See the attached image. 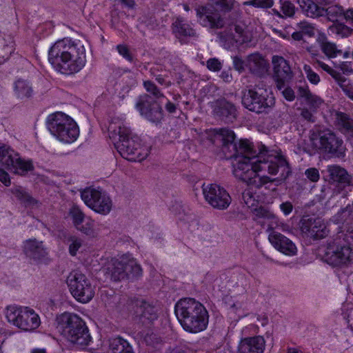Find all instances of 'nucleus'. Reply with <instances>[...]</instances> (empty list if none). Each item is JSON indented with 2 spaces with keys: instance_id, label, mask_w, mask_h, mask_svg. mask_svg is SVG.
I'll list each match as a JSON object with an SVG mask.
<instances>
[{
  "instance_id": "40",
  "label": "nucleus",
  "mask_w": 353,
  "mask_h": 353,
  "mask_svg": "<svg viewBox=\"0 0 353 353\" xmlns=\"http://www.w3.org/2000/svg\"><path fill=\"white\" fill-rule=\"evenodd\" d=\"M323 52L330 57H335L341 50H337L335 44L330 42H324L322 44Z\"/></svg>"
},
{
  "instance_id": "45",
  "label": "nucleus",
  "mask_w": 353,
  "mask_h": 353,
  "mask_svg": "<svg viewBox=\"0 0 353 353\" xmlns=\"http://www.w3.org/2000/svg\"><path fill=\"white\" fill-rule=\"evenodd\" d=\"M303 70L305 72L307 79L310 83L316 85L320 81L319 76L312 70L310 65H305Z\"/></svg>"
},
{
  "instance_id": "5",
  "label": "nucleus",
  "mask_w": 353,
  "mask_h": 353,
  "mask_svg": "<svg viewBox=\"0 0 353 353\" xmlns=\"http://www.w3.org/2000/svg\"><path fill=\"white\" fill-rule=\"evenodd\" d=\"M108 132L110 138L122 157L130 161H141L145 158V155L142 154L139 137L132 136L129 128L111 124Z\"/></svg>"
},
{
  "instance_id": "57",
  "label": "nucleus",
  "mask_w": 353,
  "mask_h": 353,
  "mask_svg": "<svg viewBox=\"0 0 353 353\" xmlns=\"http://www.w3.org/2000/svg\"><path fill=\"white\" fill-rule=\"evenodd\" d=\"M280 208L285 215H288L292 212L293 205L290 201L283 202L280 205Z\"/></svg>"
},
{
  "instance_id": "7",
  "label": "nucleus",
  "mask_w": 353,
  "mask_h": 353,
  "mask_svg": "<svg viewBox=\"0 0 353 353\" xmlns=\"http://www.w3.org/2000/svg\"><path fill=\"white\" fill-rule=\"evenodd\" d=\"M48 128L51 134L65 143L74 141L79 130L74 121L62 112H57L48 117Z\"/></svg>"
},
{
  "instance_id": "60",
  "label": "nucleus",
  "mask_w": 353,
  "mask_h": 353,
  "mask_svg": "<svg viewBox=\"0 0 353 353\" xmlns=\"http://www.w3.org/2000/svg\"><path fill=\"white\" fill-rule=\"evenodd\" d=\"M0 181L6 186L10 184L9 175L3 169H0Z\"/></svg>"
},
{
  "instance_id": "26",
  "label": "nucleus",
  "mask_w": 353,
  "mask_h": 353,
  "mask_svg": "<svg viewBox=\"0 0 353 353\" xmlns=\"http://www.w3.org/2000/svg\"><path fill=\"white\" fill-rule=\"evenodd\" d=\"M327 172L330 183H336L340 188L349 186L352 183V176L348 174L346 170L336 165H330L327 167Z\"/></svg>"
},
{
  "instance_id": "6",
  "label": "nucleus",
  "mask_w": 353,
  "mask_h": 353,
  "mask_svg": "<svg viewBox=\"0 0 353 353\" xmlns=\"http://www.w3.org/2000/svg\"><path fill=\"white\" fill-rule=\"evenodd\" d=\"M241 102L245 108L256 114H267L275 105L272 93L259 85L243 92Z\"/></svg>"
},
{
  "instance_id": "9",
  "label": "nucleus",
  "mask_w": 353,
  "mask_h": 353,
  "mask_svg": "<svg viewBox=\"0 0 353 353\" xmlns=\"http://www.w3.org/2000/svg\"><path fill=\"white\" fill-rule=\"evenodd\" d=\"M259 162V169L268 171L270 174H279L277 178L272 179V181L276 183V185L284 182L292 173L288 162L281 156L265 157L260 154Z\"/></svg>"
},
{
  "instance_id": "62",
  "label": "nucleus",
  "mask_w": 353,
  "mask_h": 353,
  "mask_svg": "<svg viewBox=\"0 0 353 353\" xmlns=\"http://www.w3.org/2000/svg\"><path fill=\"white\" fill-rule=\"evenodd\" d=\"M220 77L225 82H230L232 80V75L230 70H224L221 72Z\"/></svg>"
},
{
  "instance_id": "14",
  "label": "nucleus",
  "mask_w": 353,
  "mask_h": 353,
  "mask_svg": "<svg viewBox=\"0 0 353 353\" xmlns=\"http://www.w3.org/2000/svg\"><path fill=\"white\" fill-rule=\"evenodd\" d=\"M198 22L205 28L220 29L225 25V21L220 12L212 5H199L195 8Z\"/></svg>"
},
{
  "instance_id": "25",
  "label": "nucleus",
  "mask_w": 353,
  "mask_h": 353,
  "mask_svg": "<svg viewBox=\"0 0 353 353\" xmlns=\"http://www.w3.org/2000/svg\"><path fill=\"white\" fill-rule=\"evenodd\" d=\"M265 341L263 336L246 337L241 340L238 346L239 353H263Z\"/></svg>"
},
{
  "instance_id": "37",
  "label": "nucleus",
  "mask_w": 353,
  "mask_h": 353,
  "mask_svg": "<svg viewBox=\"0 0 353 353\" xmlns=\"http://www.w3.org/2000/svg\"><path fill=\"white\" fill-rule=\"evenodd\" d=\"M12 193L26 206L34 203V199L21 187L13 189Z\"/></svg>"
},
{
  "instance_id": "22",
  "label": "nucleus",
  "mask_w": 353,
  "mask_h": 353,
  "mask_svg": "<svg viewBox=\"0 0 353 353\" xmlns=\"http://www.w3.org/2000/svg\"><path fill=\"white\" fill-rule=\"evenodd\" d=\"M135 313L143 325H148L158 318V309L154 305L144 300L135 302Z\"/></svg>"
},
{
  "instance_id": "64",
  "label": "nucleus",
  "mask_w": 353,
  "mask_h": 353,
  "mask_svg": "<svg viewBox=\"0 0 353 353\" xmlns=\"http://www.w3.org/2000/svg\"><path fill=\"white\" fill-rule=\"evenodd\" d=\"M344 17L346 21L353 22V9H349L346 12H344Z\"/></svg>"
},
{
  "instance_id": "12",
  "label": "nucleus",
  "mask_w": 353,
  "mask_h": 353,
  "mask_svg": "<svg viewBox=\"0 0 353 353\" xmlns=\"http://www.w3.org/2000/svg\"><path fill=\"white\" fill-rule=\"evenodd\" d=\"M111 279L114 281L134 279L142 274L141 266L133 259L122 256L114 261L110 268Z\"/></svg>"
},
{
  "instance_id": "31",
  "label": "nucleus",
  "mask_w": 353,
  "mask_h": 353,
  "mask_svg": "<svg viewBox=\"0 0 353 353\" xmlns=\"http://www.w3.org/2000/svg\"><path fill=\"white\" fill-rule=\"evenodd\" d=\"M302 11L310 17L322 16L323 10L321 5L314 3L312 0H296Z\"/></svg>"
},
{
  "instance_id": "54",
  "label": "nucleus",
  "mask_w": 353,
  "mask_h": 353,
  "mask_svg": "<svg viewBox=\"0 0 353 353\" xmlns=\"http://www.w3.org/2000/svg\"><path fill=\"white\" fill-rule=\"evenodd\" d=\"M233 66L239 72L244 70V61L238 56L233 57Z\"/></svg>"
},
{
  "instance_id": "50",
  "label": "nucleus",
  "mask_w": 353,
  "mask_h": 353,
  "mask_svg": "<svg viewBox=\"0 0 353 353\" xmlns=\"http://www.w3.org/2000/svg\"><path fill=\"white\" fill-rule=\"evenodd\" d=\"M305 174L312 182H316L319 180L320 174L319 170L315 168H310L305 170Z\"/></svg>"
},
{
  "instance_id": "18",
  "label": "nucleus",
  "mask_w": 353,
  "mask_h": 353,
  "mask_svg": "<svg viewBox=\"0 0 353 353\" xmlns=\"http://www.w3.org/2000/svg\"><path fill=\"white\" fill-rule=\"evenodd\" d=\"M272 77L276 82V88L281 90L290 83L293 77V72L289 63L283 57L277 55L272 57Z\"/></svg>"
},
{
  "instance_id": "27",
  "label": "nucleus",
  "mask_w": 353,
  "mask_h": 353,
  "mask_svg": "<svg viewBox=\"0 0 353 353\" xmlns=\"http://www.w3.org/2000/svg\"><path fill=\"white\" fill-rule=\"evenodd\" d=\"M246 66L252 74L261 77L268 72L269 64L261 54L256 52L247 57Z\"/></svg>"
},
{
  "instance_id": "20",
  "label": "nucleus",
  "mask_w": 353,
  "mask_h": 353,
  "mask_svg": "<svg viewBox=\"0 0 353 353\" xmlns=\"http://www.w3.org/2000/svg\"><path fill=\"white\" fill-rule=\"evenodd\" d=\"M213 114L226 123H232L236 119L238 111L236 105L225 98H219L211 103Z\"/></svg>"
},
{
  "instance_id": "59",
  "label": "nucleus",
  "mask_w": 353,
  "mask_h": 353,
  "mask_svg": "<svg viewBox=\"0 0 353 353\" xmlns=\"http://www.w3.org/2000/svg\"><path fill=\"white\" fill-rule=\"evenodd\" d=\"M298 95L300 97L305 98V99H307L308 95H310V91L308 89V87L306 86H299L298 88Z\"/></svg>"
},
{
  "instance_id": "42",
  "label": "nucleus",
  "mask_w": 353,
  "mask_h": 353,
  "mask_svg": "<svg viewBox=\"0 0 353 353\" xmlns=\"http://www.w3.org/2000/svg\"><path fill=\"white\" fill-rule=\"evenodd\" d=\"M297 28L302 34H307L310 37L314 35V28L307 21H301L296 24Z\"/></svg>"
},
{
  "instance_id": "46",
  "label": "nucleus",
  "mask_w": 353,
  "mask_h": 353,
  "mask_svg": "<svg viewBox=\"0 0 353 353\" xmlns=\"http://www.w3.org/2000/svg\"><path fill=\"white\" fill-rule=\"evenodd\" d=\"M245 4L252 5L256 8H269L273 6V0H252Z\"/></svg>"
},
{
  "instance_id": "43",
  "label": "nucleus",
  "mask_w": 353,
  "mask_h": 353,
  "mask_svg": "<svg viewBox=\"0 0 353 353\" xmlns=\"http://www.w3.org/2000/svg\"><path fill=\"white\" fill-rule=\"evenodd\" d=\"M222 11L230 12L234 7V0H210Z\"/></svg>"
},
{
  "instance_id": "28",
  "label": "nucleus",
  "mask_w": 353,
  "mask_h": 353,
  "mask_svg": "<svg viewBox=\"0 0 353 353\" xmlns=\"http://www.w3.org/2000/svg\"><path fill=\"white\" fill-rule=\"evenodd\" d=\"M241 13L239 12H232L230 15L231 23L229 24L228 29L230 32H235L234 39L236 43L242 44L245 43V30L246 26L241 20H239Z\"/></svg>"
},
{
  "instance_id": "10",
  "label": "nucleus",
  "mask_w": 353,
  "mask_h": 353,
  "mask_svg": "<svg viewBox=\"0 0 353 353\" xmlns=\"http://www.w3.org/2000/svg\"><path fill=\"white\" fill-rule=\"evenodd\" d=\"M312 139H319V149L335 157L345 156V147L343 141L336 134L327 128L318 129L312 134Z\"/></svg>"
},
{
  "instance_id": "15",
  "label": "nucleus",
  "mask_w": 353,
  "mask_h": 353,
  "mask_svg": "<svg viewBox=\"0 0 353 353\" xmlns=\"http://www.w3.org/2000/svg\"><path fill=\"white\" fill-rule=\"evenodd\" d=\"M203 192L205 200L214 208L226 209L231 203V197L228 192L220 185L213 183L203 185Z\"/></svg>"
},
{
  "instance_id": "63",
  "label": "nucleus",
  "mask_w": 353,
  "mask_h": 353,
  "mask_svg": "<svg viewBox=\"0 0 353 353\" xmlns=\"http://www.w3.org/2000/svg\"><path fill=\"white\" fill-rule=\"evenodd\" d=\"M121 3L128 8H133L135 6L134 0H118Z\"/></svg>"
},
{
  "instance_id": "13",
  "label": "nucleus",
  "mask_w": 353,
  "mask_h": 353,
  "mask_svg": "<svg viewBox=\"0 0 353 353\" xmlns=\"http://www.w3.org/2000/svg\"><path fill=\"white\" fill-rule=\"evenodd\" d=\"M81 198L88 206L98 213L107 214L112 209L110 198L101 190L87 188L81 192Z\"/></svg>"
},
{
  "instance_id": "51",
  "label": "nucleus",
  "mask_w": 353,
  "mask_h": 353,
  "mask_svg": "<svg viewBox=\"0 0 353 353\" xmlns=\"http://www.w3.org/2000/svg\"><path fill=\"white\" fill-rule=\"evenodd\" d=\"M117 48L119 53L121 55H122L125 59H126L129 61H133V57L130 54L129 49L128 48V47L126 46L121 45V44L118 45Z\"/></svg>"
},
{
  "instance_id": "49",
  "label": "nucleus",
  "mask_w": 353,
  "mask_h": 353,
  "mask_svg": "<svg viewBox=\"0 0 353 353\" xmlns=\"http://www.w3.org/2000/svg\"><path fill=\"white\" fill-rule=\"evenodd\" d=\"M207 68L214 72H219L222 68V63L216 58H212L207 61Z\"/></svg>"
},
{
  "instance_id": "38",
  "label": "nucleus",
  "mask_w": 353,
  "mask_h": 353,
  "mask_svg": "<svg viewBox=\"0 0 353 353\" xmlns=\"http://www.w3.org/2000/svg\"><path fill=\"white\" fill-rule=\"evenodd\" d=\"M70 216L72 219L74 226L80 225L84 222L85 214L81 209L76 205H74L70 210Z\"/></svg>"
},
{
  "instance_id": "30",
  "label": "nucleus",
  "mask_w": 353,
  "mask_h": 353,
  "mask_svg": "<svg viewBox=\"0 0 353 353\" xmlns=\"http://www.w3.org/2000/svg\"><path fill=\"white\" fill-rule=\"evenodd\" d=\"M109 347L111 353H135L132 345L121 336L110 339Z\"/></svg>"
},
{
  "instance_id": "8",
  "label": "nucleus",
  "mask_w": 353,
  "mask_h": 353,
  "mask_svg": "<svg viewBox=\"0 0 353 353\" xmlns=\"http://www.w3.org/2000/svg\"><path fill=\"white\" fill-rule=\"evenodd\" d=\"M6 318L10 323L26 332L36 330L41 324L39 315L28 307L8 306Z\"/></svg>"
},
{
  "instance_id": "36",
  "label": "nucleus",
  "mask_w": 353,
  "mask_h": 353,
  "mask_svg": "<svg viewBox=\"0 0 353 353\" xmlns=\"http://www.w3.org/2000/svg\"><path fill=\"white\" fill-rule=\"evenodd\" d=\"M216 34L219 41L225 48H230L232 46L236 43L234 34L233 32H230L228 28L224 31L217 32Z\"/></svg>"
},
{
  "instance_id": "47",
  "label": "nucleus",
  "mask_w": 353,
  "mask_h": 353,
  "mask_svg": "<svg viewBox=\"0 0 353 353\" xmlns=\"http://www.w3.org/2000/svg\"><path fill=\"white\" fill-rule=\"evenodd\" d=\"M254 214L257 218H264L267 219H274V214L263 207L256 208L254 210Z\"/></svg>"
},
{
  "instance_id": "34",
  "label": "nucleus",
  "mask_w": 353,
  "mask_h": 353,
  "mask_svg": "<svg viewBox=\"0 0 353 353\" xmlns=\"http://www.w3.org/2000/svg\"><path fill=\"white\" fill-rule=\"evenodd\" d=\"M338 224L351 225L353 223V205H348L339 211L335 216Z\"/></svg>"
},
{
  "instance_id": "16",
  "label": "nucleus",
  "mask_w": 353,
  "mask_h": 353,
  "mask_svg": "<svg viewBox=\"0 0 353 353\" xmlns=\"http://www.w3.org/2000/svg\"><path fill=\"white\" fill-rule=\"evenodd\" d=\"M0 163L8 170H14L16 172L24 174L33 169L31 162L25 161L19 157V154L10 148H0Z\"/></svg>"
},
{
  "instance_id": "35",
  "label": "nucleus",
  "mask_w": 353,
  "mask_h": 353,
  "mask_svg": "<svg viewBox=\"0 0 353 353\" xmlns=\"http://www.w3.org/2000/svg\"><path fill=\"white\" fill-rule=\"evenodd\" d=\"M320 8L323 10L322 16L327 15L330 21H334L338 17L344 16L343 8L339 5L330 4L328 6H321Z\"/></svg>"
},
{
  "instance_id": "58",
  "label": "nucleus",
  "mask_w": 353,
  "mask_h": 353,
  "mask_svg": "<svg viewBox=\"0 0 353 353\" xmlns=\"http://www.w3.org/2000/svg\"><path fill=\"white\" fill-rule=\"evenodd\" d=\"M301 115L303 118H304L305 120L314 123L315 121L314 117L312 112L307 110V109H303L301 110Z\"/></svg>"
},
{
  "instance_id": "4",
  "label": "nucleus",
  "mask_w": 353,
  "mask_h": 353,
  "mask_svg": "<svg viewBox=\"0 0 353 353\" xmlns=\"http://www.w3.org/2000/svg\"><path fill=\"white\" fill-rule=\"evenodd\" d=\"M57 329L68 341L83 348L91 341L85 323L77 314L64 312L56 318Z\"/></svg>"
},
{
  "instance_id": "23",
  "label": "nucleus",
  "mask_w": 353,
  "mask_h": 353,
  "mask_svg": "<svg viewBox=\"0 0 353 353\" xmlns=\"http://www.w3.org/2000/svg\"><path fill=\"white\" fill-rule=\"evenodd\" d=\"M23 252L27 257L36 261L45 259L48 255L43 241L36 239H28L23 243Z\"/></svg>"
},
{
  "instance_id": "2",
  "label": "nucleus",
  "mask_w": 353,
  "mask_h": 353,
  "mask_svg": "<svg viewBox=\"0 0 353 353\" xmlns=\"http://www.w3.org/2000/svg\"><path fill=\"white\" fill-rule=\"evenodd\" d=\"M48 54L51 64L65 74L78 72L86 61L85 47L80 41H58L51 47Z\"/></svg>"
},
{
  "instance_id": "29",
  "label": "nucleus",
  "mask_w": 353,
  "mask_h": 353,
  "mask_svg": "<svg viewBox=\"0 0 353 353\" xmlns=\"http://www.w3.org/2000/svg\"><path fill=\"white\" fill-rule=\"evenodd\" d=\"M336 125L339 130L348 139L353 138V119L346 113L336 112Z\"/></svg>"
},
{
  "instance_id": "24",
  "label": "nucleus",
  "mask_w": 353,
  "mask_h": 353,
  "mask_svg": "<svg viewBox=\"0 0 353 353\" xmlns=\"http://www.w3.org/2000/svg\"><path fill=\"white\" fill-rule=\"evenodd\" d=\"M272 245L281 252L286 255H294L296 252L294 243L283 234L273 231L269 235Z\"/></svg>"
},
{
  "instance_id": "1",
  "label": "nucleus",
  "mask_w": 353,
  "mask_h": 353,
  "mask_svg": "<svg viewBox=\"0 0 353 353\" xmlns=\"http://www.w3.org/2000/svg\"><path fill=\"white\" fill-rule=\"evenodd\" d=\"M215 137L221 143V150L226 159H234V174L236 178L247 183L251 188H261L268 183H272L268 176H259V155L248 140H241L237 146L234 132L227 128L215 130Z\"/></svg>"
},
{
  "instance_id": "53",
  "label": "nucleus",
  "mask_w": 353,
  "mask_h": 353,
  "mask_svg": "<svg viewBox=\"0 0 353 353\" xmlns=\"http://www.w3.org/2000/svg\"><path fill=\"white\" fill-rule=\"evenodd\" d=\"M282 89V94L286 100L292 101L295 99L294 92L291 88L285 86Z\"/></svg>"
},
{
  "instance_id": "41",
  "label": "nucleus",
  "mask_w": 353,
  "mask_h": 353,
  "mask_svg": "<svg viewBox=\"0 0 353 353\" xmlns=\"http://www.w3.org/2000/svg\"><path fill=\"white\" fill-rule=\"evenodd\" d=\"M143 85L147 92L153 95L154 99L163 97V94L160 92L157 85L151 81H144Z\"/></svg>"
},
{
  "instance_id": "32",
  "label": "nucleus",
  "mask_w": 353,
  "mask_h": 353,
  "mask_svg": "<svg viewBox=\"0 0 353 353\" xmlns=\"http://www.w3.org/2000/svg\"><path fill=\"white\" fill-rule=\"evenodd\" d=\"M14 91L19 99H29L32 97L33 90L30 83L24 79H19L14 83Z\"/></svg>"
},
{
  "instance_id": "48",
  "label": "nucleus",
  "mask_w": 353,
  "mask_h": 353,
  "mask_svg": "<svg viewBox=\"0 0 353 353\" xmlns=\"http://www.w3.org/2000/svg\"><path fill=\"white\" fill-rule=\"evenodd\" d=\"M75 228L86 235L91 236L94 234L93 224L90 221H87L85 224L83 223H80V225L75 226Z\"/></svg>"
},
{
  "instance_id": "56",
  "label": "nucleus",
  "mask_w": 353,
  "mask_h": 353,
  "mask_svg": "<svg viewBox=\"0 0 353 353\" xmlns=\"http://www.w3.org/2000/svg\"><path fill=\"white\" fill-rule=\"evenodd\" d=\"M242 199L244 201L246 205H252V201H254V199L253 198L252 193L250 190H245L242 193Z\"/></svg>"
},
{
  "instance_id": "55",
  "label": "nucleus",
  "mask_w": 353,
  "mask_h": 353,
  "mask_svg": "<svg viewBox=\"0 0 353 353\" xmlns=\"http://www.w3.org/2000/svg\"><path fill=\"white\" fill-rule=\"evenodd\" d=\"M305 100L308 103H310L313 106H319L322 103V100L320 97L312 94L311 92L310 95H308Z\"/></svg>"
},
{
  "instance_id": "3",
  "label": "nucleus",
  "mask_w": 353,
  "mask_h": 353,
  "mask_svg": "<svg viewBox=\"0 0 353 353\" xmlns=\"http://www.w3.org/2000/svg\"><path fill=\"white\" fill-rule=\"evenodd\" d=\"M174 312L182 327L190 333H198L206 329L208 312L205 307L195 299H180L175 305Z\"/></svg>"
},
{
  "instance_id": "11",
  "label": "nucleus",
  "mask_w": 353,
  "mask_h": 353,
  "mask_svg": "<svg viewBox=\"0 0 353 353\" xmlns=\"http://www.w3.org/2000/svg\"><path fill=\"white\" fill-rule=\"evenodd\" d=\"M67 283L72 296L79 302L87 303L94 296V292L85 275L79 272H71Z\"/></svg>"
},
{
  "instance_id": "61",
  "label": "nucleus",
  "mask_w": 353,
  "mask_h": 353,
  "mask_svg": "<svg viewBox=\"0 0 353 353\" xmlns=\"http://www.w3.org/2000/svg\"><path fill=\"white\" fill-rule=\"evenodd\" d=\"M341 70L344 74L345 73H353V69L352 68L351 62H343L340 65Z\"/></svg>"
},
{
  "instance_id": "39",
  "label": "nucleus",
  "mask_w": 353,
  "mask_h": 353,
  "mask_svg": "<svg viewBox=\"0 0 353 353\" xmlns=\"http://www.w3.org/2000/svg\"><path fill=\"white\" fill-rule=\"evenodd\" d=\"M281 10L283 14L287 17H292L295 13V7L292 3L288 0H280Z\"/></svg>"
},
{
  "instance_id": "21",
  "label": "nucleus",
  "mask_w": 353,
  "mask_h": 353,
  "mask_svg": "<svg viewBox=\"0 0 353 353\" xmlns=\"http://www.w3.org/2000/svg\"><path fill=\"white\" fill-rule=\"evenodd\" d=\"M352 249L348 245H339L336 248L329 247L325 253V261L332 266H341L350 261Z\"/></svg>"
},
{
  "instance_id": "44",
  "label": "nucleus",
  "mask_w": 353,
  "mask_h": 353,
  "mask_svg": "<svg viewBox=\"0 0 353 353\" xmlns=\"http://www.w3.org/2000/svg\"><path fill=\"white\" fill-rule=\"evenodd\" d=\"M69 241L71 242L69 245V252L72 256H75L82 245V241L76 236L70 237Z\"/></svg>"
},
{
  "instance_id": "17",
  "label": "nucleus",
  "mask_w": 353,
  "mask_h": 353,
  "mask_svg": "<svg viewBox=\"0 0 353 353\" xmlns=\"http://www.w3.org/2000/svg\"><path fill=\"white\" fill-rule=\"evenodd\" d=\"M136 107L140 114L153 123H158L163 119V110L152 96L145 94L139 97Z\"/></svg>"
},
{
  "instance_id": "33",
  "label": "nucleus",
  "mask_w": 353,
  "mask_h": 353,
  "mask_svg": "<svg viewBox=\"0 0 353 353\" xmlns=\"http://www.w3.org/2000/svg\"><path fill=\"white\" fill-rule=\"evenodd\" d=\"M173 32L178 38L194 37L196 35L195 30L189 24L184 23L179 19H177L173 23Z\"/></svg>"
},
{
  "instance_id": "19",
  "label": "nucleus",
  "mask_w": 353,
  "mask_h": 353,
  "mask_svg": "<svg viewBox=\"0 0 353 353\" xmlns=\"http://www.w3.org/2000/svg\"><path fill=\"white\" fill-rule=\"evenodd\" d=\"M301 223V231L314 240L323 239L328 234V230L321 218L305 216Z\"/></svg>"
},
{
  "instance_id": "52",
  "label": "nucleus",
  "mask_w": 353,
  "mask_h": 353,
  "mask_svg": "<svg viewBox=\"0 0 353 353\" xmlns=\"http://www.w3.org/2000/svg\"><path fill=\"white\" fill-rule=\"evenodd\" d=\"M318 63H319V66L323 70H325L328 74H330L334 79H339V78H340V74H341L340 72L334 70V69L330 68L329 65H327V64H325V63H324L323 62L318 61Z\"/></svg>"
}]
</instances>
